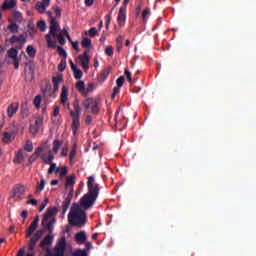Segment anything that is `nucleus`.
<instances>
[{
  "label": "nucleus",
  "instance_id": "1",
  "mask_svg": "<svg viewBox=\"0 0 256 256\" xmlns=\"http://www.w3.org/2000/svg\"><path fill=\"white\" fill-rule=\"evenodd\" d=\"M49 29V33L45 36V39L48 43V47H55V42L51 40V37H53V39H57L60 45H65V37H67V39L71 41V36H69V32H67L66 29L61 30L59 21H57V19L53 17L50 18Z\"/></svg>",
  "mask_w": 256,
  "mask_h": 256
},
{
  "label": "nucleus",
  "instance_id": "2",
  "mask_svg": "<svg viewBox=\"0 0 256 256\" xmlns=\"http://www.w3.org/2000/svg\"><path fill=\"white\" fill-rule=\"evenodd\" d=\"M68 223L75 227H83L87 223V213L79 204H73L68 214Z\"/></svg>",
  "mask_w": 256,
  "mask_h": 256
},
{
  "label": "nucleus",
  "instance_id": "3",
  "mask_svg": "<svg viewBox=\"0 0 256 256\" xmlns=\"http://www.w3.org/2000/svg\"><path fill=\"white\" fill-rule=\"evenodd\" d=\"M33 157H39V159H41V161H43L44 163H53V159H55L53 152H51V148H49L47 144L36 148L34 154L29 159L30 162L35 161V158Z\"/></svg>",
  "mask_w": 256,
  "mask_h": 256
},
{
  "label": "nucleus",
  "instance_id": "4",
  "mask_svg": "<svg viewBox=\"0 0 256 256\" xmlns=\"http://www.w3.org/2000/svg\"><path fill=\"white\" fill-rule=\"evenodd\" d=\"M17 133L23 135V133H25V128L17 123H13L12 126L6 132H4L2 136L3 143H6V145L13 143L17 137Z\"/></svg>",
  "mask_w": 256,
  "mask_h": 256
},
{
  "label": "nucleus",
  "instance_id": "5",
  "mask_svg": "<svg viewBox=\"0 0 256 256\" xmlns=\"http://www.w3.org/2000/svg\"><path fill=\"white\" fill-rule=\"evenodd\" d=\"M64 240V247H63V252H62V256L65 255V245H66V240L65 237H62L59 239L55 249H54V254H51V251H49V247H51L52 243H53V236L51 235H47L41 242H40V247L41 249H44V251H47V255H51V256H57V247L59 246V244L61 243V241Z\"/></svg>",
  "mask_w": 256,
  "mask_h": 256
},
{
  "label": "nucleus",
  "instance_id": "6",
  "mask_svg": "<svg viewBox=\"0 0 256 256\" xmlns=\"http://www.w3.org/2000/svg\"><path fill=\"white\" fill-rule=\"evenodd\" d=\"M57 215V208H50L46 211L42 219V225L44 229H47L49 233L53 231V225L56 223L55 216Z\"/></svg>",
  "mask_w": 256,
  "mask_h": 256
},
{
  "label": "nucleus",
  "instance_id": "7",
  "mask_svg": "<svg viewBox=\"0 0 256 256\" xmlns=\"http://www.w3.org/2000/svg\"><path fill=\"white\" fill-rule=\"evenodd\" d=\"M97 194H91L87 192L79 201V207L83 209L84 211H87L95 205V201H97Z\"/></svg>",
  "mask_w": 256,
  "mask_h": 256
},
{
  "label": "nucleus",
  "instance_id": "8",
  "mask_svg": "<svg viewBox=\"0 0 256 256\" xmlns=\"http://www.w3.org/2000/svg\"><path fill=\"white\" fill-rule=\"evenodd\" d=\"M127 5H129V0H124L123 6L119 9L117 16V23L119 27H125V23L127 22Z\"/></svg>",
  "mask_w": 256,
  "mask_h": 256
},
{
  "label": "nucleus",
  "instance_id": "9",
  "mask_svg": "<svg viewBox=\"0 0 256 256\" xmlns=\"http://www.w3.org/2000/svg\"><path fill=\"white\" fill-rule=\"evenodd\" d=\"M24 197H25V185L17 184L12 190L11 198L14 199V201H23Z\"/></svg>",
  "mask_w": 256,
  "mask_h": 256
},
{
  "label": "nucleus",
  "instance_id": "10",
  "mask_svg": "<svg viewBox=\"0 0 256 256\" xmlns=\"http://www.w3.org/2000/svg\"><path fill=\"white\" fill-rule=\"evenodd\" d=\"M53 83V91L49 92V90H45L46 95H49V97H57V91H59V85L63 83V76L58 75L52 78Z\"/></svg>",
  "mask_w": 256,
  "mask_h": 256
},
{
  "label": "nucleus",
  "instance_id": "11",
  "mask_svg": "<svg viewBox=\"0 0 256 256\" xmlns=\"http://www.w3.org/2000/svg\"><path fill=\"white\" fill-rule=\"evenodd\" d=\"M43 126V116H36L34 121L30 124V133L32 135H37L39 133V129Z\"/></svg>",
  "mask_w": 256,
  "mask_h": 256
},
{
  "label": "nucleus",
  "instance_id": "12",
  "mask_svg": "<svg viewBox=\"0 0 256 256\" xmlns=\"http://www.w3.org/2000/svg\"><path fill=\"white\" fill-rule=\"evenodd\" d=\"M88 193L99 196V184L95 182V177L89 176L87 181Z\"/></svg>",
  "mask_w": 256,
  "mask_h": 256
},
{
  "label": "nucleus",
  "instance_id": "13",
  "mask_svg": "<svg viewBox=\"0 0 256 256\" xmlns=\"http://www.w3.org/2000/svg\"><path fill=\"white\" fill-rule=\"evenodd\" d=\"M85 109H91L92 113H99V104L93 98H88L82 103Z\"/></svg>",
  "mask_w": 256,
  "mask_h": 256
},
{
  "label": "nucleus",
  "instance_id": "14",
  "mask_svg": "<svg viewBox=\"0 0 256 256\" xmlns=\"http://www.w3.org/2000/svg\"><path fill=\"white\" fill-rule=\"evenodd\" d=\"M80 61V65L84 71H89V61H91V57L89 56V50L84 51L83 54L78 57Z\"/></svg>",
  "mask_w": 256,
  "mask_h": 256
},
{
  "label": "nucleus",
  "instance_id": "15",
  "mask_svg": "<svg viewBox=\"0 0 256 256\" xmlns=\"http://www.w3.org/2000/svg\"><path fill=\"white\" fill-rule=\"evenodd\" d=\"M60 101L62 105L68 107V109H71V103H69V88H67V86L62 87Z\"/></svg>",
  "mask_w": 256,
  "mask_h": 256
},
{
  "label": "nucleus",
  "instance_id": "16",
  "mask_svg": "<svg viewBox=\"0 0 256 256\" xmlns=\"http://www.w3.org/2000/svg\"><path fill=\"white\" fill-rule=\"evenodd\" d=\"M30 237H31L30 241L28 242V250L33 251V249H35V246L37 245V242L39 241V239H41V237H43V232L37 231Z\"/></svg>",
  "mask_w": 256,
  "mask_h": 256
},
{
  "label": "nucleus",
  "instance_id": "17",
  "mask_svg": "<svg viewBox=\"0 0 256 256\" xmlns=\"http://www.w3.org/2000/svg\"><path fill=\"white\" fill-rule=\"evenodd\" d=\"M70 117H72V131L74 135H77V131H79V128L81 127V122L79 121L81 116L75 115L73 110H70Z\"/></svg>",
  "mask_w": 256,
  "mask_h": 256
},
{
  "label": "nucleus",
  "instance_id": "18",
  "mask_svg": "<svg viewBox=\"0 0 256 256\" xmlns=\"http://www.w3.org/2000/svg\"><path fill=\"white\" fill-rule=\"evenodd\" d=\"M17 55H19V51H17V48H10L7 52V56L9 57V59H12L15 69H19V58L17 57Z\"/></svg>",
  "mask_w": 256,
  "mask_h": 256
},
{
  "label": "nucleus",
  "instance_id": "19",
  "mask_svg": "<svg viewBox=\"0 0 256 256\" xmlns=\"http://www.w3.org/2000/svg\"><path fill=\"white\" fill-rule=\"evenodd\" d=\"M88 87L89 88L85 87V82L83 81H78L76 83V89L79 91V93H81V95H88L89 91L93 89V84H89Z\"/></svg>",
  "mask_w": 256,
  "mask_h": 256
},
{
  "label": "nucleus",
  "instance_id": "20",
  "mask_svg": "<svg viewBox=\"0 0 256 256\" xmlns=\"http://www.w3.org/2000/svg\"><path fill=\"white\" fill-rule=\"evenodd\" d=\"M37 227H39V216H37L32 223L30 224V226L27 229L26 232V237H33V233H35V231H37Z\"/></svg>",
  "mask_w": 256,
  "mask_h": 256
},
{
  "label": "nucleus",
  "instance_id": "21",
  "mask_svg": "<svg viewBox=\"0 0 256 256\" xmlns=\"http://www.w3.org/2000/svg\"><path fill=\"white\" fill-rule=\"evenodd\" d=\"M51 5V0H41L36 3V9L38 10V13H45L47 10V7Z\"/></svg>",
  "mask_w": 256,
  "mask_h": 256
},
{
  "label": "nucleus",
  "instance_id": "22",
  "mask_svg": "<svg viewBox=\"0 0 256 256\" xmlns=\"http://www.w3.org/2000/svg\"><path fill=\"white\" fill-rule=\"evenodd\" d=\"M15 7H17V0H4V2L1 5L2 11L15 9Z\"/></svg>",
  "mask_w": 256,
  "mask_h": 256
},
{
  "label": "nucleus",
  "instance_id": "23",
  "mask_svg": "<svg viewBox=\"0 0 256 256\" xmlns=\"http://www.w3.org/2000/svg\"><path fill=\"white\" fill-rule=\"evenodd\" d=\"M74 239L78 245H83L87 241V233L85 231L78 232L75 234Z\"/></svg>",
  "mask_w": 256,
  "mask_h": 256
},
{
  "label": "nucleus",
  "instance_id": "24",
  "mask_svg": "<svg viewBox=\"0 0 256 256\" xmlns=\"http://www.w3.org/2000/svg\"><path fill=\"white\" fill-rule=\"evenodd\" d=\"M110 73H111V67L104 68L101 71V73L98 75L99 83H105V81H107V77H109Z\"/></svg>",
  "mask_w": 256,
  "mask_h": 256
},
{
  "label": "nucleus",
  "instance_id": "25",
  "mask_svg": "<svg viewBox=\"0 0 256 256\" xmlns=\"http://www.w3.org/2000/svg\"><path fill=\"white\" fill-rule=\"evenodd\" d=\"M65 188L69 189L70 191H73V186L75 185V175L72 174L70 176L66 177V182H65Z\"/></svg>",
  "mask_w": 256,
  "mask_h": 256
},
{
  "label": "nucleus",
  "instance_id": "26",
  "mask_svg": "<svg viewBox=\"0 0 256 256\" xmlns=\"http://www.w3.org/2000/svg\"><path fill=\"white\" fill-rule=\"evenodd\" d=\"M55 173L60 179H64V177H67V173H69V170L67 169V166H60L56 168Z\"/></svg>",
  "mask_w": 256,
  "mask_h": 256
},
{
  "label": "nucleus",
  "instance_id": "27",
  "mask_svg": "<svg viewBox=\"0 0 256 256\" xmlns=\"http://www.w3.org/2000/svg\"><path fill=\"white\" fill-rule=\"evenodd\" d=\"M45 185H47V182L45 181V178L41 177L40 181L37 182L36 184V190H35L36 195H39V193H41V191L45 189Z\"/></svg>",
  "mask_w": 256,
  "mask_h": 256
},
{
  "label": "nucleus",
  "instance_id": "28",
  "mask_svg": "<svg viewBox=\"0 0 256 256\" xmlns=\"http://www.w3.org/2000/svg\"><path fill=\"white\" fill-rule=\"evenodd\" d=\"M25 157H27V154L25 153V150L21 149L18 150L15 158H14V162L15 163H21V161H23V159H25Z\"/></svg>",
  "mask_w": 256,
  "mask_h": 256
},
{
  "label": "nucleus",
  "instance_id": "29",
  "mask_svg": "<svg viewBox=\"0 0 256 256\" xmlns=\"http://www.w3.org/2000/svg\"><path fill=\"white\" fill-rule=\"evenodd\" d=\"M27 41V38L25 35L20 36H12L10 39V43H25Z\"/></svg>",
  "mask_w": 256,
  "mask_h": 256
},
{
  "label": "nucleus",
  "instance_id": "30",
  "mask_svg": "<svg viewBox=\"0 0 256 256\" xmlns=\"http://www.w3.org/2000/svg\"><path fill=\"white\" fill-rule=\"evenodd\" d=\"M17 109H19V105H17V104L9 105L8 109H7L8 117H13V115H15V113H17Z\"/></svg>",
  "mask_w": 256,
  "mask_h": 256
},
{
  "label": "nucleus",
  "instance_id": "31",
  "mask_svg": "<svg viewBox=\"0 0 256 256\" xmlns=\"http://www.w3.org/2000/svg\"><path fill=\"white\" fill-rule=\"evenodd\" d=\"M63 247H65V240L62 239L56 248V256H63ZM51 256V255H47Z\"/></svg>",
  "mask_w": 256,
  "mask_h": 256
},
{
  "label": "nucleus",
  "instance_id": "32",
  "mask_svg": "<svg viewBox=\"0 0 256 256\" xmlns=\"http://www.w3.org/2000/svg\"><path fill=\"white\" fill-rule=\"evenodd\" d=\"M73 114L77 115L78 117H81V106L79 105V100H75L73 103Z\"/></svg>",
  "mask_w": 256,
  "mask_h": 256
},
{
  "label": "nucleus",
  "instance_id": "33",
  "mask_svg": "<svg viewBox=\"0 0 256 256\" xmlns=\"http://www.w3.org/2000/svg\"><path fill=\"white\" fill-rule=\"evenodd\" d=\"M72 71L76 79H81V77H83V72L81 71V69L77 68L76 65L72 64Z\"/></svg>",
  "mask_w": 256,
  "mask_h": 256
},
{
  "label": "nucleus",
  "instance_id": "34",
  "mask_svg": "<svg viewBox=\"0 0 256 256\" xmlns=\"http://www.w3.org/2000/svg\"><path fill=\"white\" fill-rule=\"evenodd\" d=\"M24 151H27V153H31L33 151V142L31 140H27L23 146Z\"/></svg>",
  "mask_w": 256,
  "mask_h": 256
},
{
  "label": "nucleus",
  "instance_id": "35",
  "mask_svg": "<svg viewBox=\"0 0 256 256\" xmlns=\"http://www.w3.org/2000/svg\"><path fill=\"white\" fill-rule=\"evenodd\" d=\"M62 145H63L62 141L54 140V142H53V151H54V153H59V150L61 149Z\"/></svg>",
  "mask_w": 256,
  "mask_h": 256
},
{
  "label": "nucleus",
  "instance_id": "36",
  "mask_svg": "<svg viewBox=\"0 0 256 256\" xmlns=\"http://www.w3.org/2000/svg\"><path fill=\"white\" fill-rule=\"evenodd\" d=\"M81 45L82 47H84V49H88L90 50L91 49V39L89 38H84L82 41H81Z\"/></svg>",
  "mask_w": 256,
  "mask_h": 256
},
{
  "label": "nucleus",
  "instance_id": "37",
  "mask_svg": "<svg viewBox=\"0 0 256 256\" xmlns=\"http://www.w3.org/2000/svg\"><path fill=\"white\" fill-rule=\"evenodd\" d=\"M26 53L29 55V57H35V55H37V50H35V48L30 45L26 48Z\"/></svg>",
  "mask_w": 256,
  "mask_h": 256
},
{
  "label": "nucleus",
  "instance_id": "38",
  "mask_svg": "<svg viewBox=\"0 0 256 256\" xmlns=\"http://www.w3.org/2000/svg\"><path fill=\"white\" fill-rule=\"evenodd\" d=\"M69 205H71V199L66 198L62 203V209L63 213H67V210L69 209Z\"/></svg>",
  "mask_w": 256,
  "mask_h": 256
},
{
  "label": "nucleus",
  "instance_id": "39",
  "mask_svg": "<svg viewBox=\"0 0 256 256\" xmlns=\"http://www.w3.org/2000/svg\"><path fill=\"white\" fill-rule=\"evenodd\" d=\"M41 101H43V98L41 97V95H37L34 98V105H35L36 109H41Z\"/></svg>",
  "mask_w": 256,
  "mask_h": 256
},
{
  "label": "nucleus",
  "instance_id": "40",
  "mask_svg": "<svg viewBox=\"0 0 256 256\" xmlns=\"http://www.w3.org/2000/svg\"><path fill=\"white\" fill-rule=\"evenodd\" d=\"M46 165H50V168L48 169L49 175H51L57 171V164L51 162V163H46Z\"/></svg>",
  "mask_w": 256,
  "mask_h": 256
},
{
  "label": "nucleus",
  "instance_id": "41",
  "mask_svg": "<svg viewBox=\"0 0 256 256\" xmlns=\"http://www.w3.org/2000/svg\"><path fill=\"white\" fill-rule=\"evenodd\" d=\"M72 255L73 256H89V254L87 253V250H81V249L74 251Z\"/></svg>",
  "mask_w": 256,
  "mask_h": 256
},
{
  "label": "nucleus",
  "instance_id": "42",
  "mask_svg": "<svg viewBox=\"0 0 256 256\" xmlns=\"http://www.w3.org/2000/svg\"><path fill=\"white\" fill-rule=\"evenodd\" d=\"M113 53H115V49L113 48V46H107L105 48V54L107 55V57H113Z\"/></svg>",
  "mask_w": 256,
  "mask_h": 256
},
{
  "label": "nucleus",
  "instance_id": "43",
  "mask_svg": "<svg viewBox=\"0 0 256 256\" xmlns=\"http://www.w3.org/2000/svg\"><path fill=\"white\" fill-rule=\"evenodd\" d=\"M149 15H151V9L149 8L144 9L142 12L143 21H147V17H149Z\"/></svg>",
  "mask_w": 256,
  "mask_h": 256
},
{
  "label": "nucleus",
  "instance_id": "44",
  "mask_svg": "<svg viewBox=\"0 0 256 256\" xmlns=\"http://www.w3.org/2000/svg\"><path fill=\"white\" fill-rule=\"evenodd\" d=\"M75 155H77V146L74 145L69 154L70 161H73V159H75Z\"/></svg>",
  "mask_w": 256,
  "mask_h": 256
},
{
  "label": "nucleus",
  "instance_id": "45",
  "mask_svg": "<svg viewBox=\"0 0 256 256\" xmlns=\"http://www.w3.org/2000/svg\"><path fill=\"white\" fill-rule=\"evenodd\" d=\"M37 27L40 31L43 32L47 28V25L45 24V21L41 20L37 23Z\"/></svg>",
  "mask_w": 256,
  "mask_h": 256
},
{
  "label": "nucleus",
  "instance_id": "46",
  "mask_svg": "<svg viewBox=\"0 0 256 256\" xmlns=\"http://www.w3.org/2000/svg\"><path fill=\"white\" fill-rule=\"evenodd\" d=\"M89 37H96L98 35L97 28H90L88 31Z\"/></svg>",
  "mask_w": 256,
  "mask_h": 256
},
{
  "label": "nucleus",
  "instance_id": "47",
  "mask_svg": "<svg viewBox=\"0 0 256 256\" xmlns=\"http://www.w3.org/2000/svg\"><path fill=\"white\" fill-rule=\"evenodd\" d=\"M8 29L9 31H11V33H17L19 26H17V24H11L10 26H8Z\"/></svg>",
  "mask_w": 256,
  "mask_h": 256
},
{
  "label": "nucleus",
  "instance_id": "48",
  "mask_svg": "<svg viewBox=\"0 0 256 256\" xmlns=\"http://www.w3.org/2000/svg\"><path fill=\"white\" fill-rule=\"evenodd\" d=\"M124 81H125V78H123V76H120V77L116 80L117 87H123Z\"/></svg>",
  "mask_w": 256,
  "mask_h": 256
},
{
  "label": "nucleus",
  "instance_id": "49",
  "mask_svg": "<svg viewBox=\"0 0 256 256\" xmlns=\"http://www.w3.org/2000/svg\"><path fill=\"white\" fill-rule=\"evenodd\" d=\"M67 66V63L65 61H61L58 65V71H65V67Z\"/></svg>",
  "mask_w": 256,
  "mask_h": 256
},
{
  "label": "nucleus",
  "instance_id": "50",
  "mask_svg": "<svg viewBox=\"0 0 256 256\" xmlns=\"http://www.w3.org/2000/svg\"><path fill=\"white\" fill-rule=\"evenodd\" d=\"M112 11L108 14V15H106L105 16V19L107 20V22H106V27H109V25H111V15H112Z\"/></svg>",
  "mask_w": 256,
  "mask_h": 256
},
{
  "label": "nucleus",
  "instance_id": "51",
  "mask_svg": "<svg viewBox=\"0 0 256 256\" xmlns=\"http://www.w3.org/2000/svg\"><path fill=\"white\" fill-rule=\"evenodd\" d=\"M120 92H121V87L119 86L114 87L112 97H115V95H119Z\"/></svg>",
  "mask_w": 256,
  "mask_h": 256
},
{
  "label": "nucleus",
  "instance_id": "52",
  "mask_svg": "<svg viewBox=\"0 0 256 256\" xmlns=\"http://www.w3.org/2000/svg\"><path fill=\"white\" fill-rule=\"evenodd\" d=\"M68 151H69V148L67 146L63 147L61 151V157H67Z\"/></svg>",
  "mask_w": 256,
  "mask_h": 256
},
{
  "label": "nucleus",
  "instance_id": "53",
  "mask_svg": "<svg viewBox=\"0 0 256 256\" xmlns=\"http://www.w3.org/2000/svg\"><path fill=\"white\" fill-rule=\"evenodd\" d=\"M58 51L60 55H62L63 57H67V52L65 51V49H63V47L59 46Z\"/></svg>",
  "mask_w": 256,
  "mask_h": 256
},
{
  "label": "nucleus",
  "instance_id": "54",
  "mask_svg": "<svg viewBox=\"0 0 256 256\" xmlns=\"http://www.w3.org/2000/svg\"><path fill=\"white\" fill-rule=\"evenodd\" d=\"M47 203H49V200H45L41 205H40V208H39V211H43L45 209V207H47Z\"/></svg>",
  "mask_w": 256,
  "mask_h": 256
},
{
  "label": "nucleus",
  "instance_id": "55",
  "mask_svg": "<svg viewBox=\"0 0 256 256\" xmlns=\"http://www.w3.org/2000/svg\"><path fill=\"white\" fill-rule=\"evenodd\" d=\"M124 74L126 75L129 83H131V72L129 70L125 69Z\"/></svg>",
  "mask_w": 256,
  "mask_h": 256
},
{
  "label": "nucleus",
  "instance_id": "56",
  "mask_svg": "<svg viewBox=\"0 0 256 256\" xmlns=\"http://www.w3.org/2000/svg\"><path fill=\"white\" fill-rule=\"evenodd\" d=\"M123 41V36H118V38L116 39V45H123Z\"/></svg>",
  "mask_w": 256,
  "mask_h": 256
},
{
  "label": "nucleus",
  "instance_id": "57",
  "mask_svg": "<svg viewBox=\"0 0 256 256\" xmlns=\"http://www.w3.org/2000/svg\"><path fill=\"white\" fill-rule=\"evenodd\" d=\"M85 123L86 125H91V123H93V118L91 116H86Z\"/></svg>",
  "mask_w": 256,
  "mask_h": 256
},
{
  "label": "nucleus",
  "instance_id": "58",
  "mask_svg": "<svg viewBox=\"0 0 256 256\" xmlns=\"http://www.w3.org/2000/svg\"><path fill=\"white\" fill-rule=\"evenodd\" d=\"M59 115V106H54L53 117H57Z\"/></svg>",
  "mask_w": 256,
  "mask_h": 256
},
{
  "label": "nucleus",
  "instance_id": "59",
  "mask_svg": "<svg viewBox=\"0 0 256 256\" xmlns=\"http://www.w3.org/2000/svg\"><path fill=\"white\" fill-rule=\"evenodd\" d=\"M54 11H55L56 17H61V8L60 7H56L54 9Z\"/></svg>",
  "mask_w": 256,
  "mask_h": 256
},
{
  "label": "nucleus",
  "instance_id": "60",
  "mask_svg": "<svg viewBox=\"0 0 256 256\" xmlns=\"http://www.w3.org/2000/svg\"><path fill=\"white\" fill-rule=\"evenodd\" d=\"M72 47H73V49H75L76 51H79V42H72Z\"/></svg>",
  "mask_w": 256,
  "mask_h": 256
},
{
  "label": "nucleus",
  "instance_id": "61",
  "mask_svg": "<svg viewBox=\"0 0 256 256\" xmlns=\"http://www.w3.org/2000/svg\"><path fill=\"white\" fill-rule=\"evenodd\" d=\"M27 215H29V212H27V210L22 211L21 216L23 217V219H27Z\"/></svg>",
  "mask_w": 256,
  "mask_h": 256
},
{
  "label": "nucleus",
  "instance_id": "62",
  "mask_svg": "<svg viewBox=\"0 0 256 256\" xmlns=\"http://www.w3.org/2000/svg\"><path fill=\"white\" fill-rule=\"evenodd\" d=\"M29 205H37V200L31 199L27 202Z\"/></svg>",
  "mask_w": 256,
  "mask_h": 256
},
{
  "label": "nucleus",
  "instance_id": "63",
  "mask_svg": "<svg viewBox=\"0 0 256 256\" xmlns=\"http://www.w3.org/2000/svg\"><path fill=\"white\" fill-rule=\"evenodd\" d=\"M93 1L94 0H85V3L88 7H91V5H93Z\"/></svg>",
  "mask_w": 256,
  "mask_h": 256
},
{
  "label": "nucleus",
  "instance_id": "64",
  "mask_svg": "<svg viewBox=\"0 0 256 256\" xmlns=\"http://www.w3.org/2000/svg\"><path fill=\"white\" fill-rule=\"evenodd\" d=\"M50 185H52V186L59 185V180H52L50 182Z\"/></svg>",
  "mask_w": 256,
  "mask_h": 256
}]
</instances>
